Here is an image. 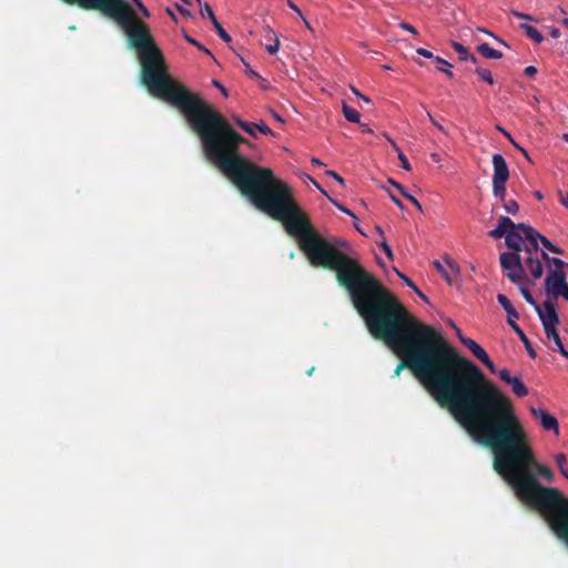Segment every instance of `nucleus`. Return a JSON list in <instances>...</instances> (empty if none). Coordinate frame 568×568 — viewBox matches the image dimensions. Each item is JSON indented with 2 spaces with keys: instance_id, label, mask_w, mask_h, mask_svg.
Listing matches in <instances>:
<instances>
[{
  "instance_id": "obj_12",
  "label": "nucleus",
  "mask_w": 568,
  "mask_h": 568,
  "mask_svg": "<svg viewBox=\"0 0 568 568\" xmlns=\"http://www.w3.org/2000/svg\"><path fill=\"white\" fill-rule=\"evenodd\" d=\"M493 181L507 182L509 179V169L506 163V160L501 154L493 155Z\"/></svg>"
},
{
  "instance_id": "obj_46",
  "label": "nucleus",
  "mask_w": 568,
  "mask_h": 568,
  "mask_svg": "<svg viewBox=\"0 0 568 568\" xmlns=\"http://www.w3.org/2000/svg\"><path fill=\"white\" fill-rule=\"evenodd\" d=\"M388 195L390 197V200L395 203V205L399 209H404V204L403 202L396 196L394 195L392 192L388 191Z\"/></svg>"
},
{
  "instance_id": "obj_55",
  "label": "nucleus",
  "mask_w": 568,
  "mask_h": 568,
  "mask_svg": "<svg viewBox=\"0 0 568 568\" xmlns=\"http://www.w3.org/2000/svg\"><path fill=\"white\" fill-rule=\"evenodd\" d=\"M550 36H551L552 38H559V36H560V30H559V29H557V28H554V29L550 31Z\"/></svg>"
},
{
  "instance_id": "obj_50",
  "label": "nucleus",
  "mask_w": 568,
  "mask_h": 568,
  "mask_svg": "<svg viewBox=\"0 0 568 568\" xmlns=\"http://www.w3.org/2000/svg\"><path fill=\"white\" fill-rule=\"evenodd\" d=\"M213 85H214L215 88H217V89L223 93V95L227 97V91H226L225 87H223V85L221 84V82H220V81H217V80H213Z\"/></svg>"
},
{
  "instance_id": "obj_38",
  "label": "nucleus",
  "mask_w": 568,
  "mask_h": 568,
  "mask_svg": "<svg viewBox=\"0 0 568 568\" xmlns=\"http://www.w3.org/2000/svg\"><path fill=\"white\" fill-rule=\"evenodd\" d=\"M499 377L506 384H508L514 378V376H511L509 371L506 368L499 371Z\"/></svg>"
},
{
  "instance_id": "obj_56",
  "label": "nucleus",
  "mask_w": 568,
  "mask_h": 568,
  "mask_svg": "<svg viewBox=\"0 0 568 568\" xmlns=\"http://www.w3.org/2000/svg\"><path fill=\"white\" fill-rule=\"evenodd\" d=\"M415 293H416V294H417V295H418V296H419L424 302L429 303L428 297H427L425 294H423V293L420 292V290H419V288H418V292H415Z\"/></svg>"
},
{
  "instance_id": "obj_64",
  "label": "nucleus",
  "mask_w": 568,
  "mask_h": 568,
  "mask_svg": "<svg viewBox=\"0 0 568 568\" xmlns=\"http://www.w3.org/2000/svg\"><path fill=\"white\" fill-rule=\"evenodd\" d=\"M561 23L568 29V18L562 19Z\"/></svg>"
},
{
  "instance_id": "obj_26",
  "label": "nucleus",
  "mask_w": 568,
  "mask_h": 568,
  "mask_svg": "<svg viewBox=\"0 0 568 568\" xmlns=\"http://www.w3.org/2000/svg\"><path fill=\"white\" fill-rule=\"evenodd\" d=\"M506 183L507 182L493 181V193L503 202L505 201L506 196Z\"/></svg>"
},
{
  "instance_id": "obj_34",
  "label": "nucleus",
  "mask_w": 568,
  "mask_h": 568,
  "mask_svg": "<svg viewBox=\"0 0 568 568\" xmlns=\"http://www.w3.org/2000/svg\"><path fill=\"white\" fill-rule=\"evenodd\" d=\"M396 273L399 276V278H402L403 282L408 287H410L414 292H418V287L416 286V284L407 275H405L404 273L399 272L398 270H396Z\"/></svg>"
},
{
  "instance_id": "obj_17",
  "label": "nucleus",
  "mask_w": 568,
  "mask_h": 568,
  "mask_svg": "<svg viewBox=\"0 0 568 568\" xmlns=\"http://www.w3.org/2000/svg\"><path fill=\"white\" fill-rule=\"evenodd\" d=\"M513 329L518 335L519 339L524 343L525 348H526L528 355L531 358H536L537 354H536L535 349L532 348L529 338L524 333V331L519 327V325H513Z\"/></svg>"
},
{
  "instance_id": "obj_36",
  "label": "nucleus",
  "mask_w": 568,
  "mask_h": 568,
  "mask_svg": "<svg viewBox=\"0 0 568 568\" xmlns=\"http://www.w3.org/2000/svg\"><path fill=\"white\" fill-rule=\"evenodd\" d=\"M257 132H261L263 134H271L273 135V131L262 121L255 128V136H257Z\"/></svg>"
},
{
  "instance_id": "obj_19",
  "label": "nucleus",
  "mask_w": 568,
  "mask_h": 568,
  "mask_svg": "<svg viewBox=\"0 0 568 568\" xmlns=\"http://www.w3.org/2000/svg\"><path fill=\"white\" fill-rule=\"evenodd\" d=\"M511 386L513 393L518 397H524L528 395V387L523 383V381L514 376V378L508 383Z\"/></svg>"
},
{
  "instance_id": "obj_31",
  "label": "nucleus",
  "mask_w": 568,
  "mask_h": 568,
  "mask_svg": "<svg viewBox=\"0 0 568 568\" xmlns=\"http://www.w3.org/2000/svg\"><path fill=\"white\" fill-rule=\"evenodd\" d=\"M200 13H201L202 18H209L212 21V23L215 20H217L215 14H214V12H213V10H212V8H211V6L209 3H204L202 6Z\"/></svg>"
},
{
  "instance_id": "obj_42",
  "label": "nucleus",
  "mask_w": 568,
  "mask_h": 568,
  "mask_svg": "<svg viewBox=\"0 0 568 568\" xmlns=\"http://www.w3.org/2000/svg\"><path fill=\"white\" fill-rule=\"evenodd\" d=\"M399 28H402L403 30H406L413 34H417V30L415 27H413L412 24L407 23V22H400L399 23Z\"/></svg>"
},
{
  "instance_id": "obj_11",
  "label": "nucleus",
  "mask_w": 568,
  "mask_h": 568,
  "mask_svg": "<svg viewBox=\"0 0 568 568\" xmlns=\"http://www.w3.org/2000/svg\"><path fill=\"white\" fill-rule=\"evenodd\" d=\"M530 413L535 418H538L540 425L545 430L555 432L557 435L559 434V423L557 418L550 415L542 408L530 407Z\"/></svg>"
},
{
  "instance_id": "obj_59",
  "label": "nucleus",
  "mask_w": 568,
  "mask_h": 568,
  "mask_svg": "<svg viewBox=\"0 0 568 568\" xmlns=\"http://www.w3.org/2000/svg\"><path fill=\"white\" fill-rule=\"evenodd\" d=\"M534 195H535V197H536V199H538L539 201L544 199V196H542V194H541V192H540V191H535V192H534Z\"/></svg>"
},
{
  "instance_id": "obj_13",
  "label": "nucleus",
  "mask_w": 568,
  "mask_h": 568,
  "mask_svg": "<svg viewBox=\"0 0 568 568\" xmlns=\"http://www.w3.org/2000/svg\"><path fill=\"white\" fill-rule=\"evenodd\" d=\"M263 37L266 40L265 50L270 54H275L280 49V40L277 34L272 30L271 27L266 26L263 28Z\"/></svg>"
},
{
  "instance_id": "obj_8",
  "label": "nucleus",
  "mask_w": 568,
  "mask_h": 568,
  "mask_svg": "<svg viewBox=\"0 0 568 568\" xmlns=\"http://www.w3.org/2000/svg\"><path fill=\"white\" fill-rule=\"evenodd\" d=\"M460 343L468 348L471 354L480 361L491 373L496 372V366L488 356L487 352L473 338L460 337Z\"/></svg>"
},
{
  "instance_id": "obj_58",
  "label": "nucleus",
  "mask_w": 568,
  "mask_h": 568,
  "mask_svg": "<svg viewBox=\"0 0 568 568\" xmlns=\"http://www.w3.org/2000/svg\"><path fill=\"white\" fill-rule=\"evenodd\" d=\"M245 67H246L245 71H246L247 74H250V75H257V73L254 72L247 63H245Z\"/></svg>"
},
{
  "instance_id": "obj_5",
  "label": "nucleus",
  "mask_w": 568,
  "mask_h": 568,
  "mask_svg": "<svg viewBox=\"0 0 568 568\" xmlns=\"http://www.w3.org/2000/svg\"><path fill=\"white\" fill-rule=\"evenodd\" d=\"M519 223L516 224L508 216H501L498 220L496 229L491 230L488 235L493 239L505 237L506 245L510 252H517L525 255V243H527L526 232L521 231Z\"/></svg>"
},
{
  "instance_id": "obj_23",
  "label": "nucleus",
  "mask_w": 568,
  "mask_h": 568,
  "mask_svg": "<svg viewBox=\"0 0 568 568\" xmlns=\"http://www.w3.org/2000/svg\"><path fill=\"white\" fill-rule=\"evenodd\" d=\"M343 114L347 121L352 123H359L361 116L358 111L346 103H343Z\"/></svg>"
},
{
  "instance_id": "obj_15",
  "label": "nucleus",
  "mask_w": 568,
  "mask_h": 568,
  "mask_svg": "<svg viewBox=\"0 0 568 568\" xmlns=\"http://www.w3.org/2000/svg\"><path fill=\"white\" fill-rule=\"evenodd\" d=\"M556 327L557 326L546 328L545 334L548 339H551L555 343L554 351L559 352L564 357L568 358V351L565 348Z\"/></svg>"
},
{
  "instance_id": "obj_24",
  "label": "nucleus",
  "mask_w": 568,
  "mask_h": 568,
  "mask_svg": "<svg viewBox=\"0 0 568 568\" xmlns=\"http://www.w3.org/2000/svg\"><path fill=\"white\" fill-rule=\"evenodd\" d=\"M555 463L559 469V471L561 473V475L568 479V468H567V458H566V455L562 454V453H559V454H556L555 457Z\"/></svg>"
},
{
  "instance_id": "obj_37",
  "label": "nucleus",
  "mask_w": 568,
  "mask_h": 568,
  "mask_svg": "<svg viewBox=\"0 0 568 568\" xmlns=\"http://www.w3.org/2000/svg\"><path fill=\"white\" fill-rule=\"evenodd\" d=\"M379 246L382 247V250L385 252L386 256L389 260H394V254H393L392 247L389 246V244L387 243L386 240H383L381 242Z\"/></svg>"
},
{
  "instance_id": "obj_47",
  "label": "nucleus",
  "mask_w": 568,
  "mask_h": 568,
  "mask_svg": "<svg viewBox=\"0 0 568 568\" xmlns=\"http://www.w3.org/2000/svg\"><path fill=\"white\" fill-rule=\"evenodd\" d=\"M326 174L332 176L339 184H344V179L341 175H338L335 171H327Z\"/></svg>"
},
{
  "instance_id": "obj_20",
  "label": "nucleus",
  "mask_w": 568,
  "mask_h": 568,
  "mask_svg": "<svg viewBox=\"0 0 568 568\" xmlns=\"http://www.w3.org/2000/svg\"><path fill=\"white\" fill-rule=\"evenodd\" d=\"M388 182H389L393 186H395L404 197H406L410 203H413L417 210H419V211H422V210H423V209H422V204L419 203V201H418L415 196H413L412 194H409V193L407 192V190H406V189H405L400 183L396 182V181H395V180H393V179H389V180H388Z\"/></svg>"
},
{
  "instance_id": "obj_51",
  "label": "nucleus",
  "mask_w": 568,
  "mask_h": 568,
  "mask_svg": "<svg viewBox=\"0 0 568 568\" xmlns=\"http://www.w3.org/2000/svg\"><path fill=\"white\" fill-rule=\"evenodd\" d=\"M139 9H140V11L142 12V14L144 17H146V18L150 17L149 10L146 9V7L142 2H139Z\"/></svg>"
},
{
  "instance_id": "obj_45",
  "label": "nucleus",
  "mask_w": 568,
  "mask_h": 568,
  "mask_svg": "<svg viewBox=\"0 0 568 568\" xmlns=\"http://www.w3.org/2000/svg\"><path fill=\"white\" fill-rule=\"evenodd\" d=\"M427 115H428L429 121H430V122H432V123H433V124H434V125H435L439 131H442V132H443V133H445V134L447 133V132H446V130H445V128H444L440 123H438V122L433 118V115H432L429 112H427Z\"/></svg>"
},
{
  "instance_id": "obj_52",
  "label": "nucleus",
  "mask_w": 568,
  "mask_h": 568,
  "mask_svg": "<svg viewBox=\"0 0 568 568\" xmlns=\"http://www.w3.org/2000/svg\"><path fill=\"white\" fill-rule=\"evenodd\" d=\"M496 129L503 133L504 136H506L508 140L513 139L510 133L508 131H506L504 128H501L500 125H497Z\"/></svg>"
},
{
  "instance_id": "obj_25",
  "label": "nucleus",
  "mask_w": 568,
  "mask_h": 568,
  "mask_svg": "<svg viewBox=\"0 0 568 568\" xmlns=\"http://www.w3.org/2000/svg\"><path fill=\"white\" fill-rule=\"evenodd\" d=\"M435 62H436V69L440 72H444L445 74H447L449 78H453L454 77V73L452 72V64L446 61L445 59L440 58V57H435Z\"/></svg>"
},
{
  "instance_id": "obj_3",
  "label": "nucleus",
  "mask_w": 568,
  "mask_h": 568,
  "mask_svg": "<svg viewBox=\"0 0 568 568\" xmlns=\"http://www.w3.org/2000/svg\"><path fill=\"white\" fill-rule=\"evenodd\" d=\"M84 10L100 11L123 30L141 64V82L154 98L180 109L196 134H221L231 123L210 103L189 92L168 73L165 58L150 27L126 0H62Z\"/></svg>"
},
{
  "instance_id": "obj_6",
  "label": "nucleus",
  "mask_w": 568,
  "mask_h": 568,
  "mask_svg": "<svg viewBox=\"0 0 568 568\" xmlns=\"http://www.w3.org/2000/svg\"><path fill=\"white\" fill-rule=\"evenodd\" d=\"M500 266L507 278L514 284H521L527 281L528 271L526 266V254L517 252H504L499 256Z\"/></svg>"
},
{
  "instance_id": "obj_35",
  "label": "nucleus",
  "mask_w": 568,
  "mask_h": 568,
  "mask_svg": "<svg viewBox=\"0 0 568 568\" xmlns=\"http://www.w3.org/2000/svg\"><path fill=\"white\" fill-rule=\"evenodd\" d=\"M398 160L400 161V166L404 170H406V171H410L412 170L409 161H408L407 156L403 153V151H398Z\"/></svg>"
},
{
  "instance_id": "obj_63",
  "label": "nucleus",
  "mask_w": 568,
  "mask_h": 568,
  "mask_svg": "<svg viewBox=\"0 0 568 568\" xmlns=\"http://www.w3.org/2000/svg\"><path fill=\"white\" fill-rule=\"evenodd\" d=\"M361 99L363 100V102L365 103H371V99L366 95H361Z\"/></svg>"
},
{
  "instance_id": "obj_54",
  "label": "nucleus",
  "mask_w": 568,
  "mask_h": 568,
  "mask_svg": "<svg viewBox=\"0 0 568 568\" xmlns=\"http://www.w3.org/2000/svg\"><path fill=\"white\" fill-rule=\"evenodd\" d=\"M386 138H387V140L390 142L392 148L394 149V151L398 154V151H402V150L399 149V146H398V145L396 144V142H395V141H393L389 136H386Z\"/></svg>"
},
{
  "instance_id": "obj_57",
  "label": "nucleus",
  "mask_w": 568,
  "mask_h": 568,
  "mask_svg": "<svg viewBox=\"0 0 568 568\" xmlns=\"http://www.w3.org/2000/svg\"><path fill=\"white\" fill-rule=\"evenodd\" d=\"M550 252L556 254H562V250L554 244V247H550Z\"/></svg>"
},
{
  "instance_id": "obj_49",
  "label": "nucleus",
  "mask_w": 568,
  "mask_h": 568,
  "mask_svg": "<svg viewBox=\"0 0 568 568\" xmlns=\"http://www.w3.org/2000/svg\"><path fill=\"white\" fill-rule=\"evenodd\" d=\"M286 2L292 10H294L301 18H303L302 11L292 0H287Z\"/></svg>"
},
{
  "instance_id": "obj_9",
  "label": "nucleus",
  "mask_w": 568,
  "mask_h": 568,
  "mask_svg": "<svg viewBox=\"0 0 568 568\" xmlns=\"http://www.w3.org/2000/svg\"><path fill=\"white\" fill-rule=\"evenodd\" d=\"M445 265L438 261L435 260L433 262L434 267L440 273V275L445 278V281L452 285L456 277L459 275V266L458 264L453 261L449 256L444 257Z\"/></svg>"
},
{
  "instance_id": "obj_22",
  "label": "nucleus",
  "mask_w": 568,
  "mask_h": 568,
  "mask_svg": "<svg viewBox=\"0 0 568 568\" xmlns=\"http://www.w3.org/2000/svg\"><path fill=\"white\" fill-rule=\"evenodd\" d=\"M232 120L239 128H241L247 134L255 136V128L257 126V123L243 121L240 116L236 115H233Z\"/></svg>"
},
{
  "instance_id": "obj_30",
  "label": "nucleus",
  "mask_w": 568,
  "mask_h": 568,
  "mask_svg": "<svg viewBox=\"0 0 568 568\" xmlns=\"http://www.w3.org/2000/svg\"><path fill=\"white\" fill-rule=\"evenodd\" d=\"M476 73L483 81L487 82L488 84L493 85L495 83L491 72L489 70L477 68Z\"/></svg>"
},
{
  "instance_id": "obj_33",
  "label": "nucleus",
  "mask_w": 568,
  "mask_h": 568,
  "mask_svg": "<svg viewBox=\"0 0 568 568\" xmlns=\"http://www.w3.org/2000/svg\"><path fill=\"white\" fill-rule=\"evenodd\" d=\"M504 207L507 213L513 214V215L517 214L519 211V205L515 200H509V201L505 202Z\"/></svg>"
},
{
  "instance_id": "obj_43",
  "label": "nucleus",
  "mask_w": 568,
  "mask_h": 568,
  "mask_svg": "<svg viewBox=\"0 0 568 568\" xmlns=\"http://www.w3.org/2000/svg\"><path fill=\"white\" fill-rule=\"evenodd\" d=\"M511 14L518 19H525V20H529V21H535V19L529 16V14H526V13H523V12H519V11H511Z\"/></svg>"
},
{
  "instance_id": "obj_27",
  "label": "nucleus",
  "mask_w": 568,
  "mask_h": 568,
  "mask_svg": "<svg viewBox=\"0 0 568 568\" xmlns=\"http://www.w3.org/2000/svg\"><path fill=\"white\" fill-rule=\"evenodd\" d=\"M546 261L548 262L549 264L554 265L555 268L554 270H562L565 268L566 266V262H564L562 260L558 258V257H549V255L541 251V261Z\"/></svg>"
},
{
  "instance_id": "obj_4",
  "label": "nucleus",
  "mask_w": 568,
  "mask_h": 568,
  "mask_svg": "<svg viewBox=\"0 0 568 568\" xmlns=\"http://www.w3.org/2000/svg\"><path fill=\"white\" fill-rule=\"evenodd\" d=\"M518 227L526 232L527 243H525V254L528 272L535 280H539L544 275L539 243L548 251H550V247H554V244L530 225L519 223Z\"/></svg>"
},
{
  "instance_id": "obj_60",
  "label": "nucleus",
  "mask_w": 568,
  "mask_h": 568,
  "mask_svg": "<svg viewBox=\"0 0 568 568\" xmlns=\"http://www.w3.org/2000/svg\"><path fill=\"white\" fill-rule=\"evenodd\" d=\"M455 332H456V335H457V337H458V339H459V341H460V337H465V336L462 334L460 328L455 327Z\"/></svg>"
},
{
  "instance_id": "obj_41",
  "label": "nucleus",
  "mask_w": 568,
  "mask_h": 568,
  "mask_svg": "<svg viewBox=\"0 0 568 568\" xmlns=\"http://www.w3.org/2000/svg\"><path fill=\"white\" fill-rule=\"evenodd\" d=\"M558 196L560 204L568 209V192L564 193L562 191H559Z\"/></svg>"
},
{
  "instance_id": "obj_62",
  "label": "nucleus",
  "mask_w": 568,
  "mask_h": 568,
  "mask_svg": "<svg viewBox=\"0 0 568 568\" xmlns=\"http://www.w3.org/2000/svg\"><path fill=\"white\" fill-rule=\"evenodd\" d=\"M313 183L323 194L327 195V193L320 186V184L316 181H313Z\"/></svg>"
},
{
  "instance_id": "obj_7",
  "label": "nucleus",
  "mask_w": 568,
  "mask_h": 568,
  "mask_svg": "<svg viewBox=\"0 0 568 568\" xmlns=\"http://www.w3.org/2000/svg\"><path fill=\"white\" fill-rule=\"evenodd\" d=\"M547 295L555 298L562 297L568 301V283L562 270H550L545 278Z\"/></svg>"
},
{
  "instance_id": "obj_48",
  "label": "nucleus",
  "mask_w": 568,
  "mask_h": 568,
  "mask_svg": "<svg viewBox=\"0 0 568 568\" xmlns=\"http://www.w3.org/2000/svg\"><path fill=\"white\" fill-rule=\"evenodd\" d=\"M175 8H176V10H178L182 16H184V17H191V12H190V10H187V9H186V8H184L183 6L178 4V3H176V4H175Z\"/></svg>"
},
{
  "instance_id": "obj_53",
  "label": "nucleus",
  "mask_w": 568,
  "mask_h": 568,
  "mask_svg": "<svg viewBox=\"0 0 568 568\" xmlns=\"http://www.w3.org/2000/svg\"><path fill=\"white\" fill-rule=\"evenodd\" d=\"M165 12L168 13V16H170V18H171L174 22H178V18H176V16H175V13L173 12V10H172V9L166 8V9H165Z\"/></svg>"
},
{
  "instance_id": "obj_18",
  "label": "nucleus",
  "mask_w": 568,
  "mask_h": 568,
  "mask_svg": "<svg viewBox=\"0 0 568 568\" xmlns=\"http://www.w3.org/2000/svg\"><path fill=\"white\" fill-rule=\"evenodd\" d=\"M477 51L487 59H501L503 53L494 48H491L488 43H481L477 47Z\"/></svg>"
},
{
  "instance_id": "obj_21",
  "label": "nucleus",
  "mask_w": 568,
  "mask_h": 568,
  "mask_svg": "<svg viewBox=\"0 0 568 568\" xmlns=\"http://www.w3.org/2000/svg\"><path fill=\"white\" fill-rule=\"evenodd\" d=\"M520 28L525 31L526 36L536 43H541L544 41V36L538 31L537 28L523 23Z\"/></svg>"
},
{
  "instance_id": "obj_10",
  "label": "nucleus",
  "mask_w": 568,
  "mask_h": 568,
  "mask_svg": "<svg viewBox=\"0 0 568 568\" xmlns=\"http://www.w3.org/2000/svg\"><path fill=\"white\" fill-rule=\"evenodd\" d=\"M535 311L539 315L544 329L549 327L552 328L558 325L559 317L556 312L555 305L550 300L545 301L542 303V306L539 305V308Z\"/></svg>"
},
{
  "instance_id": "obj_1",
  "label": "nucleus",
  "mask_w": 568,
  "mask_h": 568,
  "mask_svg": "<svg viewBox=\"0 0 568 568\" xmlns=\"http://www.w3.org/2000/svg\"><path fill=\"white\" fill-rule=\"evenodd\" d=\"M254 206L281 222L296 237L312 266L334 271L339 286L364 320L369 334L400 359L393 377L410 369L428 393L465 428L495 384L460 356L434 327L417 321L362 264L324 239L296 202L291 186L273 170L253 163L239 150H203Z\"/></svg>"
},
{
  "instance_id": "obj_44",
  "label": "nucleus",
  "mask_w": 568,
  "mask_h": 568,
  "mask_svg": "<svg viewBox=\"0 0 568 568\" xmlns=\"http://www.w3.org/2000/svg\"><path fill=\"white\" fill-rule=\"evenodd\" d=\"M536 73H537V68L534 65H529V67L525 68V70H524V74L529 78L535 77Z\"/></svg>"
},
{
  "instance_id": "obj_29",
  "label": "nucleus",
  "mask_w": 568,
  "mask_h": 568,
  "mask_svg": "<svg viewBox=\"0 0 568 568\" xmlns=\"http://www.w3.org/2000/svg\"><path fill=\"white\" fill-rule=\"evenodd\" d=\"M213 27L216 31V33L219 34V37L226 43L231 42L232 39L230 37V34L223 29L222 24L219 22V20H215L213 22Z\"/></svg>"
},
{
  "instance_id": "obj_28",
  "label": "nucleus",
  "mask_w": 568,
  "mask_h": 568,
  "mask_svg": "<svg viewBox=\"0 0 568 568\" xmlns=\"http://www.w3.org/2000/svg\"><path fill=\"white\" fill-rule=\"evenodd\" d=\"M519 291L523 295V297L526 300L527 303H529L531 306H534L535 310L539 308L538 302L534 298L529 290L524 285V283L518 284Z\"/></svg>"
},
{
  "instance_id": "obj_2",
  "label": "nucleus",
  "mask_w": 568,
  "mask_h": 568,
  "mask_svg": "<svg viewBox=\"0 0 568 568\" xmlns=\"http://www.w3.org/2000/svg\"><path fill=\"white\" fill-rule=\"evenodd\" d=\"M466 429L493 450L495 470L516 496L540 511L558 538L567 534L568 497L557 488L541 486L531 473L532 467L547 481L554 480L551 469L536 460L511 400L496 385Z\"/></svg>"
},
{
  "instance_id": "obj_40",
  "label": "nucleus",
  "mask_w": 568,
  "mask_h": 568,
  "mask_svg": "<svg viewBox=\"0 0 568 568\" xmlns=\"http://www.w3.org/2000/svg\"><path fill=\"white\" fill-rule=\"evenodd\" d=\"M333 204H334V205H335L339 211H342V212H344V213L348 214L349 216H352V217L356 219L355 214H354L351 210H348L347 207H345L344 205H342L341 203L333 201Z\"/></svg>"
},
{
  "instance_id": "obj_61",
  "label": "nucleus",
  "mask_w": 568,
  "mask_h": 568,
  "mask_svg": "<svg viewBox=\"0 0 568 568\" xmlns=\"http://www.w3.org/2000/svg\"><path fill=\"white\" fill-rule=\"evenodd\" d=\"M352 91L355 95H357L361 99V95H363L355 87H352Z\"/></svg>"
},
{
  "instance_id": "obj_14",
  "label": "nucleus",
  "mask_w": 568,
  "mask_h": 568,
  "mask_svg": "<svg viewBox=\"0 0 568 568\" xmlns=\"http://www.w3.org/2000/svg\"><path fill=\"white\" fill-rule=\"evenodd\" d=\"M497 301L499 302V304L503 306V308L507 313V323L509 324V326L513 328V325H518L516 323V320H518L519 314L515 310V307L511 305V303L508 300V297L505 296L504 294H498L497 295Z\"/></svg>"
},
{
  "instance_id": "obj_16",
  "label": "nucleus",
  "mask_w": 568,
  "mask_h": 568,
  "mask_svg": "<svg viewBox=\"0 0 568 568\" xmlns=\"http://www.w3.org/2000/svg\"><path fill=\"white\" fill-rule=\"evenodd\" d=\"M452 47L459 54V59L462 61L470 60L474 64L478 63V60L475 55L470 54L468 49L464 47L462 43L453 41Z\"/></svg>"
},
{
  "instance_id": "obj_39",
  "label": "nucleus",
  "mask_w": 568,
  "mask_h": 568,
  "mask_svg": "<svg viewBox=\"0 0 568 568\" xmlns=\"http://www.w3.org/2000/svg\"><path fill=\"white\" fill-rule=\"evenodd\" d=\"M416 52H417L419 55L424 57V58H427V59H432V58H433V59L435 60L434 54H433L429 50H427V49L418 48V49L416 50Z\"/></svg>"
},
{
  "instance_id": "obj_32",
  "label": "nucleus",
  "mask_w": 568,
  "mask_h": 568,
  "mask_svg": "<svg viewBox=\"0 0 568 568\" xmlns=\"http://www.w3.org/2000/svg\"><path fill=\"white\" fill-rule=\"evenodd\" d=\"M184 39L192 45L196 47L199 50L205 52L206 54L211 55V51L206 49L203 44H201L199 41H196L194 38L189 36L187 33H184Z\"/></svg>"
}]
</instances>
